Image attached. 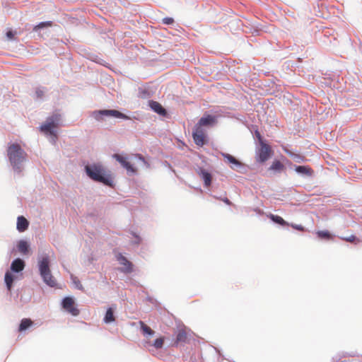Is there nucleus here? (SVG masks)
Segmentation results:
<instances>
[{
	"label": "nucleus",
	"instance_id": "obj_8",
	"mask_svg": "<svg viewBox=\"0 0 362 362\" xmlns=\"http://www.w3.org/2000/svg\"><path fill=\"white\" fill-rule=\"evenodd\" d=\"M175 333L176 339L175 340V344L176 346L180 344L185 343L187 341V328L185 326L178 327Z\"/></svg>",
	"mask_w": 362,
	"mask_h": 362
},
{
	"label": "nucleus",
	"instance_id": "obj_18",
	"mask_svg": "<svg viewBox=\"0 0 362 362\" xmlns=\"http://www.w3.org/2000/svg\"><path fill=\"white\" fill-rule=\"evenodd\" d=\"M49 258L47 257H42L39 262L40 272H49Z\"/></svg>",
	"mask_w": 362,
	"mask_h": 362
},
{
	"label": "nucleus",
	"instance_id": "obj_11",
	"mask_svg": "<svg viewBox=\"0 0 362 362\" xmlns=\"http://www.w3.org/2000/svg\"><path fill=\"white\" fill-rule=\"evenodd\" d=\"M216 123V117L213 115H208L202 117L196 124L202 127L203 126H211Z\"/></svg>",
	"mask_w": 362,
	"mask_h": 362
},
{
	"label": "nucleus",
	"instance_id": "obj_14",
	"mask_svg": "<svg viewBox=\"0 0 362 362\" xmlns=\"http://www.w3.org/2000/svg\"><path fill=\"white\" fill-rule=\"evenodd\" d=\"M149 105L151 108L156 113L160 115L165 116L166 115V110L162 107V105L156 101H150Z\"/></svg>",
	"mask_w": 362,
	"mask_h": 362
},
{
	"label": "nucleus",
	"instance_id": "obj_26",
	"mask_svg": "<svg viewBox=\"0 0 362 362\" xmlns=\"http://www.w3.org/2000/svg\"><path fill=\"white\" fill-rule=\"evenodd\" d=\"M52 25V21L41 22L33 28V30L37 32L40 29H42L44 28H47V27H51Z\"/></svg>",
	"mask_w": 362,
	"mask_h": 362
},
{
	"label": "nucleus",
	"instance_id": "obj_17",
	"mask_svg": "<svg viewBox=\"0 0 362 362\" xmlns=\"http://www.w3.org/2000/svg\"><path fill=\"white\" fill-rule=\"evenodd\" d=\"M295 170L300 174L305 175L307 176H312L313 174V170L311 168L305 165H298L296 166Z\"/></svg>",
	"mask_w": 362,
	"mask_h": 362
},
{
	"label": "nucleus",
	"instance_id": "obj_6",
	"mask_svg": "<svg viewBox=\"0 0 362 362\" xmlns=\"http://www.w3.org/2000/svg\"><path fill=\"white\" fill-rule=\"evenodd\" d=\"M57 127V123L52 119H51V121H47L46 123H45L40 127V130L45 134L50 135L53 142H55L56 139H57V136L54 129L56 128Z\"/></svg>",
	"mask_w": 362,
	"mask_h": 362
},
{
	"label": "nucleus",
	"instance_id": "obj_12",
	"mask_svg": "<svg viewBox=\"0 0 362 362\" xmlns=\"http://www.w3.org/2000/svg\"><path fill=\"white\" fill-rule=\"evenodd\" d=\"M43 281L51 287H57V282L52 273H40Z\"/></svg>",
	"mask_w": 362,
	"mask_h": 362
},
{
	"label": "nucleus",
	"instance_id": "obj_1",
	"mask_svg": "<svg viewBox=\"0 0 362 362\" xmlns=\"http://www.w3.org/2000/svg\"><path fill=\"white\" fill-rule=\"evenodd\" d=\"M87 175L93 180L112 186V177L100 163H93L85 166Z\"/></svg>",
	"mask_w": 362,
	"mask_h": 362
},
{
	"label": "nucleus",
	"instance_id": "obj_13",
	"mask_svg": "<svg viewBox=\"0 0 362 362\" xmlns=\"http://www.w3.org/2000/svg\"><path fill=\"white\" fill-rule=\"evenodd\" d=\"M29 222L23 216H18L17 218V229L19 232H24L28 228Z\"/></svg>",
	"mask_w": 362,
	"mask_h": 362
},
{
	"label": "nucleus",
	"instance_id": "obj_9",
	"mask_svg": "<svg viewBox=\"0 0 362 362\" xmlns=\"http://www.w3.org/2000/svg\"><path fill=\"white\" fill-rule=\"evenodd\" d=\"M113 158H115L128 172L135 173L136 170L133 166L127 160V158L119 154H114Z\"/></svg>",
	"mask_w": 362,
	"mask_h": 362
},
{
	"label": "nucleus",
	"instance_id": "obj_32",
	"mask_svg": "<svg viewBox=\"0 0 362 362\" xmlns=\"http://www.w3.org/2000/svg\"><path fill=\"white\" fill-rule=\"evenodd\" d=\"M289 226H291L293 228L297 230H299V231H304L305 230V228L303 226L301 225H297V224H293V223H291V224H289Z\"/></svg>",
	"mask_w": 362,
	"mask_h": 362
},
{
	"label": "nucleus",
	"instance_id": "obj_3",
	"mask_svg": "<svg viewBox=\"0 0 362 362\" xmlns=\"http://www.w3.org/2000/svg\"><path fill=\"white\" fill-rule=\"evenodd\" d=\"M257 136L259 138L260 148L258 150V161L260 163H264L267 161L271 156L272 154V148L269 145L265 144L261 138L260 134L257 132Z\"/></svg>",
	"mask_w": 362,
	"mask_h": 362
},
{
	"label": "nucleus",
	"instance_id": "obj_2",
	"mask_svg": "<svg viewBox=\"0 0 362 362\" xmlns=\"http://www.w3.org/2000/svg\"><path fill=\"white\" fill-rule=\"evenodd\" d=\"M7 156L13 170L18 173L22 171V163L25 161L27 153L18 144H11L8 146Z\"/></svg>",
	"mask_w": 362,
	"mask_h": 362
},
{
	"label": "nucleus",
	"instance_id": "obj_30",
	"mask_svg": "<svg viewBox=\"0 0 362 362\" xmlns=\"http://www.w3.org/2000/svg\"><path fill=\"white\" fill-rule=\"evenodd\" d=\"M71 280H72V282H73L74 286L76 288H78V289L83 288L82 284H81L80 281L78 280V279L76 276H75L74 274H71Z\"/></svg>",
	"mask_w": 362,
	"mask_h": 362
},
{
	"label": "nucleus",
	"instance_id": "obj_35",
	"mask_svg": "<svg viewBox=\"0 0 362 362\" xmlns=\"http://www.w3.org/2000/svg\"><path fill=\"white\" fill-rule=\"evenodd\" d=\"M6 36L8 37V38L9 39H13V36H14V33L9 30L6 33Z\"/></svg>",
	"mask_w": 362,
	"mask_h": 362
},
{
	"label": "nucleus",
	"instance_id": "obj_36",
	"mask_svg": "<svg viewBox=\"0 0 362 362\" xmlns=\"http://www.w3.org/2000/svg\"><path fill=\"white\" fill-rule=\"evenodd\" d=\"M137 156L139 158V159H141V160H144V158L142 157V156H141V155H137Z\"/></svg>",
	"mask_w": 362,
	"mask_h": 362
},
{
	"label": "nucleus",
	"instance_id": "obj_25",
	"mask_svg": "<svg viewBox=\"0 0 362 362\" xmlns=\"http://www.w3.org/2000/svg\"><path fill=\"white\" fill-rule=\"evenodd\" d=\"M318 238L325 240H331L332 237L329 231L327 230H319L317 232Z\"/></svg>",
	"mask_w": 362,
	"mask_h": 362
},
{
	"label": "nucleus",
	"instance_id": "obj_28",
	"mask_svg": "<svg viewBox=\"0 0 362 362\" xmlns=\"http://www.w3.org/2000/svg\"><path fill=\"white\" fill-rule=\"evenodd\" d=\"M341 239L346 242L356 244L360 242V240L354 235H351L350 236L346 238H341Z\"/></svg>",
	"mask_w": 362,
	"mask_h": 362
},
{
	"label": "nucleus",
	"instance_id": "obj_31",
	"mask_svg": "<svg viewBox=\"0 0 362 362\" xmlns=\"http://www.w3.org/2000/svg\"><path fill=\"white\" fill-rule=\"evenodd\" d=\"M163 23L165 25H171L174 23V20L173 18L166 17L163 19Z\"/></svg>",
	"mask_w": 362,
	"mask_h": 362
},
{
	"label": "nucleus",
	"instance_id": "obj_21",
	"mask_svg": "<svg viewBox=\"0 0 362 362\" xmlns=\"http://www.w3.org/2000/svg\"><path fill=\"white\" fill-rule=\"evenodd\" d=\"M17 247L18 251L23 255L28 252L29 245L25 240H20L18 243Z\"/></svg>",
	"mask_w": 362,
	"mask_h": 362
},
{
	"label": "nucleus",
	"instance_id": "obj_10",
	"mask_svg": "<svg viewBox=\"0 0 362 362\" xmlns=\"http://www.w3.org/2000/svg\"><path fill=\"white\" fill-rule=\"evenodd\" d=\"M221 156L223 157L224 160L226 163L231 164L230 168L232 169H235V168L241 167L243 165V164L239 160H238L230 154L222 153Z\"/></svg>",
	"mask_w": 362,
	"mask_h": 362
},
{
	"label": "nucleus",
	"instance_id": "obj_34",
	"mask_svg": "<svg viewBox=\"0 0 362 362\" xmlns=\"http://www.w3.org/2000/svg\"><path fill=\"white\" fill-rule=\"evenodd\" d=\"M219 199L223 201L225 204H226L228 205H231L232 204V202L227 197L221 198V199Z\"/></svg>",
	"mask_w": 362,
	"mask_h": 362
},
{
	"label": "nucleus",
	"instance_id": "obj_33",
	"mask_svg": "<svg viewBox=\"0 0 362 362\" xmlns=\"http://www.w3.org/2000/svg\"><path fill=\"white\" fill-rule=\"evenodd\" d=\"M35 94L37 95V98H41L44 95V90L38 88L35 90Z\"/></svg>",
	"mask_w": 362,
	"mask_h": 362
},
{
	"label": "nucleus",
	"instance_id": "obj_24",
	"mask_svg": "<svg viewBox=\"0 0 362 362\" xmlns=\"http://www.w3.org/2000/svg\"><path fill=\"white\" fill-rule=\"evenodd\" d=\"M284 169V165L279 160H274L269 168V170L275 171H281Z\"/></svg>",
	"mask_w": 362,
	"mask_h": 362
},
{
	"label": "nucleus",
	"instance_id": "obj_27",
	"mask_svg": "<svg viewBox=\"0 0 362 362\" xmlns=\"http://www.w3.org/2000/svg\"><path fill=\"white\" fill-rule=\"evenodd\" d=\"M13 281V278L12 276V273H6L5 282H6V286L9 291L11 290Z\"/></svg>",
	"mask_w": 362,
	"mask_h": 362
},
{
	"label": "nucleus",
	"instance_id": "obj_22",
	"mask_svg": "<svg viewBox=\"0 0 362 362\" xmlns=\"http://www.w3.org/2000/svg\"><path fill=\"white\" fill-rule=\"evenodd\" d=\"M115 320V317L114 315V310L112 308H110L107 310L106 314L104 317V322L105 323H111Z\"/></svg>",
	"mask_w": 362,
	"mask_h": 362
},
{
	"label": "nucleus",
	"instance_id": "obj_4",
	"mask_svg": "<svg viewBox=\"0 0 362 362\" xmlns=\"http://www.w3.org/2000/svg\"><path fill=\"white\" fill-rule=\"evenodd\" d=\"M192 137L194 143L199 146H202L206 142V135L203 127L195 125L194 129L192 132Z\"/></svg>",
	"mask_w": 362,
	"mask_h": 362
},
{
	"label": "nucleus",
	"instance_id": "obj_23",
	"mask_svg": "<svg viewBox=\"0 0 362 362\" xmlns=\"http://www.w3.org/2000/svg\"><path fill=\"white\" fill-rule=\"evenodd\" d=\"M141 330L144 334L153 335L154 334V331L151 329L150 327L146 325L144 322H139Z\"/></svg>",
	"mask_w": 362,
	"mask_h": 362
},
{
	"label": "nucleus",
	"instance_id": "obj_20",
	"mask_svg": "<svg viewBox=\"0 0 362 362\" xmlns=\"http://www.w3.org/2000/svg\"><path fill=\"white\" fill-rule=\"evenodd\" d=\"M33 324V321L29 318H23L18 327L19 332H23L27 329Z\"/></svg>",
	"mask_w": 362,
	"mask_h": 362
},
{
	"label": "nucleus",
	"instance_id": "obj_29",
	"mask_svg": "<svg viewBox=\"0 0 362 362\" xmlns=\"http://www.w3.org/2000/svg\"><path fill=\"white\" fill-rule=\"evenodd\" d=\"M165 339L163 337L156 339L153 342V346L156 349H160L163 347Z\"/></svg>",
	"mask_w": 362,
	"mask_h": 362
},
{
	"label": "nucleus",
	"instance_id": "obj_19",
	"mask_svg": "<svg viewBox=\"0 0 362 362\" xmlns=\"http://www.w3.org/2000/svg\"><path fill=\"white\" fill-rule=\"evenodd\" d=\"M268 217L273 221L274 223H278L281 226H289V223L286 222L282 217L274 215V214H269Z\"/></svg>",
	"mask_w": 362,
	"mask_h": 362
},
{
	"label": "nucleus",
	"instance_id": "obj_5",
	"mask_svg": "<svg viewBox=\"0 0 362 362\" xmlns=\"http://www.w3.org/2000/svg\"><path fill=\"white\" fill-rule=\"evenodd\" d=\"M93 115L96 119H100V116H109L115 117L117 118L129 119V117L127 115L115 110H102L95 111L93 112Z\"/></svg>",
	"mask_w": 362,
	"mask_h": 362
},
{
	"label": "nucleus",
	"instance_id": "obj_15",
	"mask_svg": "<svg viewBox=\"0 0 362 362\" xmlns=\"http://www.w3.org/2000/svg\"><path fill=\"white\" fill-rule=\"evenodd\" d=\"M25 267L24 261L21 259H16L11 264V271L12 272H21L23 270Z\"/></svg>",
	"mask_w": 362,
	"mask_h": 362
},
{
	"label": "nucleus",
	"instance_id": "obj_16",
	"mask_svg": "<svg viewBox=\"0 0 362 362\" xmlns=\"http://www.w3.org/2000/svg\"><path fill=\"white\" fill-rule=\"evenodd\" d=\"M199 175L203 179L205 186L209 187L211 184V175L204 169H200Z\"/></svg>",
	"mask_w": 362,
	"mask_h": 362
},
{
	"label": "nucleus",
	"instance_id": "obj_7",
	"mask_svg": "<svg viewBox=\"0 0 362 362\" xmlns=\"http://www.w3.org/2000/svg\"><path fill=\"white\" fill-rule=\"evenodd\" d=\"M62 306L64 310L74 316H77L79 314V310L75 306L74 300L71 297L64 298Z\"/></svg>",
	"mask_w": 362,
	"mask_h": 362
}]
</instances>
